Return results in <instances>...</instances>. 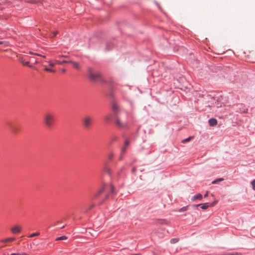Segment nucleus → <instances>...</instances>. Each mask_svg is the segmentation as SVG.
I'll return each mask as SVG.
<instances>
[{
    "mask_svg": "<svg viewBox=\"0 0 255 255\" xmlns=\"http://www.w3.org/2000/svg\"><path fill=\"white\" fill-rule=\"evenodd\" d=\"M111 108L112 111L111 114L114 116L116 125L118 127L119 129L123 131L124 129L126 128L127 124L122 123L118 117V115L121 112V109L115 102H112Z\"/></svg>",
    "mask_w": 255,
    "mask_h": 255,
    "instance_id": "nucleus-1",
    "label": "nucleus"
},
{
    "mask_svg": "<svg viewBox=\"0 0 255 255\" xmlns=\"http://www.w3.org/2000/svg\"><path fill=\"white\" fill-rule=\"evenodd\" d=\"M88 78L93 82H95L97 80L102 83L106 82L100 72H97L94 73L93 70L91 67H89L88 69Z\"/></svg>",
    "mask_w": 255,
    "mask_h": 255,
    "instance_id": "nucleus-2",
    "label": "nucleus"
},
{
    "mask_svg": "<svg viewBox=\"0 0 255 255\" xmlns=\"http://www.w3.org/2000/svg\"><path fill=\"white\" fill-rule=\"evenodd\" d=\"M43 122L47 128H51L54 123V116L50 113H46L43 116Z\"/></svg>",
    "mask_w": 255,
    "mask_h": 255,
    "instance_id": "nucleus-3",
    "label": "nucleus"
},
{
    "mask_svg": "<svg viewBox=\"0 0 255 255\" xmlns=\"http://www.w3.org/2000/svg\"><path fill=\"white\" fill-rule=\"evenodd\" d=\"M93 122V118L90 116L84 117L82 120V125L86 129L90 128L92 126Z\"/></svg>",
    "mask_w": 255,
    "mask_h": 255,
    "instance_id": "nucleus-4",
    "label": "nucleus"
},
{
    "mask_svg": "<svg viewBox=\"0 0 255 255\" xmlns=\"http://www.w3.org/2000/svg\"><path fill=\"white\" fill-rule=\"evenodd\" d=\"M5 124L13 133L15 134L18 132V128L14 126L12 121H7Z\"/></svg>",
    "mask_w": 255,
    "mask_h": 255,
    "instance_id": "nucleus-5",
    "label": "nucleus"
},
{
    "mask_svg": "<svg viewBox=\"0 0 255 255\" xmlns=\"http://www.w3.org/2000/svg\"><path fill=\"white\" fill-rule=\"evenodd\" d=\"M128 147V139L125 138V141H124V145L122 148L121 150L120 155L119 156V160H123L124 155L126 152L127 149Z\"/></svg>",
    "mask_w": 255,
    "mask_h": 255,
    "instance_id": "nucleus-6",
    "label": "nucleus"
},
{
    "mask_svg": "<svg viewBox=\"0 0 255 255\" xmlns=\"http://www.w3.org/2000/svg\"><path fill=\"white\" fill-rule=\"evenodd\" d=\"M115 190V187L113 184H111L110 185V189L109 192L105 196V197L101 199L99 202V204H102L109 197L110 194H112L114 193Z\"/></svg>",
    "mask_w": 255,
    "mask_h": 255,
    "instance_id": "nucleus-7",
    "label": "nucleus"
},
{
    "mask_svg": "<svg viewBox=\"0 0 255 255\" xmlns=\"http://www.w3.org/2000/svg\"><path fill=\"white\" fill-rule=\"evenodd\" d=\"M105 190V185L103 184L98 191L93 195V199H98L101 195L104 192Z\"/></svg>",
    "mask_w": 255,
    "mask_h": 255,
    "instance_id": "nucleus-8",
    "label": "nucleus"
},
{
    "mask_svg": "<svg viewBox=\"0 0 255 255\" xmlns=\"http://www.w3.org/2000/svg\"><path fill=\"white\" fill-rule=\"evenodd\" d=\"M113 119H115L114 116L112 114H110L104 117V121L106 123H110Z\"/></svg>",
    "mask_w": 255,
    "mask_h": 255,
    "instance_id": "nucleus-9",
    "label": "nucleus"
},
{
    "mask_svg": "<svg viewBox=\"0 0 255 255\" xmlns=\"http://www.w3.org/2000/svg\"><path fill=\"white\" fill-rule=\"evenodd\" d=\"M114 44L112 41H109L106 43L105 47L106 51H109L113 48Z\"/></svg>",
    "mask_w": 255,
    "mask_h": 255,
    "instance_id": "nucleus-10",
    "label": "nucleus"
},
{
    "mask_svg": "<svg viewBox=\"0 0 255 255\" xmlns=\"http://www.w3.org/2000/svg\"><path fill=\"white\" fill-rule=\"evenodd\" d=\"M199 206H200L201 208L203 210H206V209H207L209 207V203H204V204H198V205H192V207H194V208H196V207H199Z\"/></svg>",
    "mask_w": 255,
    "mask_h": 255,
    "instance_id": "nucleus-11",
    "label": "nucleus"
},
{
    "mask_svg": "<svg viewBox=\"0 0 255 255\" xmlns=\"http://www.w3.org/2000/svg\"><path fill=\"white\" fill-rule=\"evenodd\" d=\"M11 231L13 234L19 233L21 231V229L19 227L16 226L11 229Z\"/></svg>",
    "mask_w": 255,
    "mask_h": 255,
    "instance_id": "nucleus-12",
    "label": "nucleus"
},
{
    "mask_svg": "<svg viewBox=\"0 0 255 255\" xmlns=\"http://www.w3.org/2000/svg\"><path fill=\"white\" fill-rule=\"evenodd\" d=\"M209 123L210 126H215L217 124V121L216 119L212 118L209 120Z\"/></svg>",
    "mask_w": 255,
    "mask_h": 255,
    "instance_id": "nucleus-13",
    "label": "nucleus"
},
{
    "mask_svg": "<svg viewBox=\"0 0 255 255\" xmlns=\"http://www.w3.org/2000/svg\"><path fill=\"white\" fill-rule=\"evenodd\" d=\"M202 198H203V197H202V194H201L199 193V194H197V195H195V196L193 197V198L192 199V200L193 201H195V200H197V199H198V200H201L202 199Z\"/></svg>",
    "mask_w": 255,
    "mask_h": 255,
    "instance_id": "nucleus-14",
    "label": "nucleus"
},
{
    "mask_svg": "<svg viewBox=\"0 0 255 255\" xmlns=\"http://www.w3.org/2000/svg\"><path fill=\"white\" fill-rule=\"evenodd\" d=\"M14 240H15V239L14 238H6V239L2 240L1 241V242L3 243H7V242H12V241H14Z\"/></svg>",
    "mask_w": 255,
    "mask_h": 255,
    "instance_id": "nucleus-15",
    "label": "nucleus"
},
{
    "mask_svg": "<svg viewBox=\"0 0 255 255\" xmlns=\"http://www.w3.org/2000/svg\"><path fill=\"white\" fill-rule=\"evenodd\" d=\"M105 172L107 173L110 176H111L112 175L111 170L107 166H106L105 167Z\"/></svg>",
    "mask_w": 255,
    "mask_h": 255,
    "instance_id": "nucleus-16",
    "label": "nucleus"
},
{
    "mask_svg": "<svg viewBox=\"0 0 255 255\" xmlns=\"http://www.w3.org/2000/svg\"><path fill=\"white\" fill-rule=\"evenodd\" d=\"M69 63L73 64V67L74 68L78 69L80 68V66H79L78 63L73 61H69Z\"/></svg>",
    "mask_w": 255,
    "mask_h": 255,
    "instance_id": "nucleus-17",
    "label": "nucleus"
},
{
    "mask_svg": "<svg viewBox=\"0 0 255 255\" xmlns=\"http://www.w3.org/2000/svg\"><path fill=\"white\" fill-rule=\"evenodd\" d=\"M67 239V237L66 236H63L61 237H58L56 239V241L64 240Z\"/></svg>",
    "mask_w": 255,
    "mask_h": 255,
    "instance_id": "nucleus-18",
    "label": "nucleus"
},
{
    "mask_svg": "<svg viewBox=\"0 0 255 255\" xmlns=\"http://www.w3.org/2000/svg\"><path fill=\"white\" fill-rule=\"evenodd\" d=\"M224 180V179L223 178H218L215 180H214L213 181H212V184H217L220 181H222Z\"/></svg>",
    "mask_w": 255,
    "mask_h": 255,
    "instance_id": "nucleus-19",
    "label": "nucleus"
},
{
    "mask_svg": "<svg viewBox=\"0 0 255 255\" xmlns=\"http://www.w3.org/2000/svg\"><path fill=\"white\" fill-rule=\"evenodd\" d=\"M44 70L46 71H47V72H52V73L55 72V70L51 69V68H48V67H45Z\"/></svg>",
    "mask_w": 255,
    "mask_h": 255,
    "instance_id": "nucleus-20",
    "label": "nucleus"
},
{
    "mask_svg": "<svg viewBox=\"0 0 255 255\" xmlns=\"http://www.w3.org/2000/svg\"><path fill=\"white\" fill-rule=\"evenodd\" d=\"M193 138V136H190V137H188V138H186L185 139L182 140V142L184 143H185L186 142L189 141Z\"/></svg>",
    "mask_w": 255,
    "mask_h": 255,
    "instance_id": "nucleus-21",
    "label": "nucleus"
},
{
    "mask_svg": "<svg viewBox=\"0 0 255 255\" xmlns=\"http://www.w3.org/2000/svg\"><path fill=\"white\" fill-rule=\"evenodd\" d=\"M39 234H40V233L39 232H35V233H32V234H30L28 236V237L29 238H33L34 237H35V236L39 235Z\"/></svg>",
    "mask_w": 255,
    "mask_h": 255,
    "instance_id": "nucleus-22",
    "label": "nucleus"
},
{
    "mask_svg": "<svg viewBox=\"0 0 255 255\" xmlns=\"http://www.w3.org/2000/svg\"><path fill=\"white\" fill-rule=\"evenodd\" d=\"M21 63H22V64L24 66H27L30 68H32L33 67L31 65H29V62L28 61H26V62H23V61H21Z\"/></svg>",
    "mask_w": 255,
    "mask_h": 255,
    "instance_id": "nucleus-23",
    "label": "nucleus"
},
{
    "mask_svg": "<svg viewBox=\"0 0 255 255\" xmlns=\"http://www.w3.org/2000/svg\"><path fill=\"white\" fill-rule=\"evenodd\" d=\"M187 209H188V206H185V207H183L181 208H180L178 211L180 212H184V211H186L187 210Z\"/></svg>",
    "mask_w": 255,
    "mask_h": 255,
    "instance_id": "nucleus-24",
    "label": "nucleus"
},
{
    "mask_svg": "<svg viewBox=\"0 0 255 255\" xmlns=\"http://www.w3.org/2000/svg\"><path fill=\"white\" fill-rule=\"evenodd\" d=\"M179 241V239H177V238H174V239H172L170 240V243L171 244H175L176 243H177Z\"/></svg>",
    "mask_w": 255,
    "mask_h": 255,
    "instance_id": "nucleus-25",
    "label": "nucleus"
},
{
    "mask_svg": "<svg viewBox=\"0 0 255 255\" xmlns=\"http://www.w3.org/2000/svg\"><path fill=\"white\" fill-rule=\"evenodd\" d=\"M251 185L252 186L253 189L255 191V179L253 180L251 182Z\"/></svg>",
    "mask_w": 255,
    "mask_h": 255,
    "instance_id": "nucleus-26",
    "label": "nucleus"
},
{
    "mask_svg": "<svg viewBox=\"0 0 255 255\" xmlns=\"http://www.w3.org/2000/svg\"><path fill=\"white\" fill-rule=\"evenodd\" d=\"M108 96L111 97L112 98L114 97V94L112 90H110V91L109 92V93L108 94Z\"/></svg>",
    "mask_w": 255,
    "mask_h": 255,
    "instance_id": "nucleus-27",
    "label": "nucleus"
},
{
    "mask_svg": "<svg viewBox=\"0 0 255 255\" xmlns=\"http://www.w3.org/2000/svg\"><path fill=\"white\" fill-rule=\"evenodd\" d=\"M114 156V154L113 153H111L109 155V159L112 160Z\"/></svg>",
    "mask_w": 255,
    "mask_h": 255,
    "instance_id": "nucleus-28",
    "label": "nucleus"
},
{
    "mask_svg": "<svg viewBox=\"0 0 255 255\" xmlns=\"http://www.w3.org/2000/svg\"><path fill=\"white\" fill-rule=\"evenodd\" d=\"M27 255V254L26 253H22V254H19V253H12L11 254V255Z\"/></svg>",
    "mask_w": 255,
    "mask_h": 255,
    "instance_id": "nucleus-29",
    "label": "nucleus"
},
{
    "mask_svg": "<svg viewBox=\"0 0 255 255\" xmlns=\"http://www.w3.org/2000/svg\"><path fill=\"white\" fill-rule=\"evenodd\" d=\"M55 65V61L54 62H53V61H49V65L50 66L54 67Z\"/></svg>",
    "mask_w": 255,
    "mask_h": 255,
    "instance_id": "nucleus-30",
    "label": "nucleus"
},
{
    "mask_svg": "<svg viewBox=\"0 0 255 255\" xmlns=\"http://www.w3.org/2000/svg\"><path fill=\"white\" fill-rule=\"evenodd\" d=\"M57 34V31H53V32L51 33V37H55V36L56 35V34Z\"/></svg>",
    "mask_w": 255,
    "mask_h": 255,
    "instance_id": "nucleus-31",
    "label": "nucleus"
},
{
    "mask_svg": "<svg viewBox=\"0 0 255 255\" xmlns=\"http://www.w3.org/2000/svg\"><path fill=\"white\" fill-rule=\"evenodd\" d=\"M95 207V204H92L90 207L89 208L87 209V212H88V211L90 210L91 209H92L93 208H94Z\"/></svg>",
    "mask_w": 255,
    "mask_h": 255,
    "instance_id": "nucleus-32",
    "label": "nucleus"
},
{
    "mask_svg": "<svg viewBox=\"0 0 255 255\" xmlns=\"http://www.w3.org/2000/svg\"><path fill=\"white\" fill-rule=\"evenodd\" d=\"M55 64H61V61H58V60H55Z\"/></svg>",
    "mask_w": 255,
    "mask_h": 255,
    "instance_id": "nucleus-33",
    "label": "nucleus"
},
{
    "mask_svg": "<svg viewBox=\"0 0 255 255\" xmlns=\"http://www.w3.org/2000/svg\"><path fill=\"white\" fill-rule=\"evenodd\" d=\"M34 54H35V55H38V56H41V57H44V58L45 57V55H41V54H38V53H35Z\"/></svg>",
    "mask_w": 255,
    "mask_h": 255,
    "instance_id": "nucleus-34",
    "label": "nucleus"
},
{
    "mask_svg": "<svg viewBox=\"0 0 255 255\" xmlns=\"http://www.w3.org/2000/svg\"><path fill=\"white\" fill-rule=\"evenodd\" d=\"M62 63H69V61H67L66 60H63V61H61V64H62Z\"/></svg>",
    "mask_w": 255,
    "mask_h": 255,
    "instance_id": "nucleus-35",
    "label": "nucleus"
},
{
    "mask_svg": "<svg viewBox=\"0 0 255 255\" xmlns=\"http://www.w3.org/2000/svg\"><path fill=\"white\" fill-rule=\"evenodd\" d=\"M124 169H125V167H123L121 168V170L120 171V172H119V173H118L119 175L121 174V172L123 171V170Z\"/></svg>",
    "mask_w": 255,
    "mask_h": 255,
    "instance_id": "nucleus-36",
    "label": "nucleus"
},
{
    "mask_svg": "<svg viewBox=\"0 0 255 255\" xmlns=\"http://www.w3.org/2000/svg\"><path fill=\"white\" fill-rule=\"evenodd\" d=\"M37 2L38 1L35 0H32L30 1V2L32 3H37Z\"/></svg>",
    "mask_w": 255,
    "mask_h": 255,
    "instance_id": "nucleus-37",
    "label": "nucleus"
},
{
    "mask_svg": "<svg viewBox=\"0 0 255 255\" xmlns=\"http://www.w3.org/2000/svg\"><path fill=\"white\" fill-rule=\"evenodd\" d=\"M216 202H213V203H211V204H210V206H214V205H215V204H216Z\"/></svg>",
    "mask_w": 255,
    "mask_h": 255,
    "instance_id": "nucleus-38",
    "label": "nucleus"
},
{
    "mask_svg": "<svg viewBox=\"0 0 255 255\" xmlns=\"http://www.w3.org/2000/svg\"><path fill=\"white\" fill-rule=\"evenodd\" d=\"M208 196V192H207L206 194L204 195V197H206Z\"/></svg>",
    "mask_w": 255,
    "mask_h": 255,
    "instance_id": "nucleus-39",
    "label": "nucleus"
},
{
    "mask_svg": "<svg viewBox=\"0 0 255 255\" xmlns=\"http://www.w3.org/2000/svg\"><path fill=\"white\" fill-rule=\"evenodd\" d=\"M123 136L124 138H126V133H123Z\"/></svg>",
    "mask_w": 255,
    "mask_h": 255,
    "instance_id": "nucleus-40",
    "label": "nucleus"
},
{
    "mask_svg": "<svg viewBox=\"0 0 255 255\" xmlns=\"http://www.w3.org/2000/svg\"><path fill=\"white\" fill-rule=\"evenodd\" d=\"M117 137H114L113 138V140H114V141H115V140H117Z\"/></svg>",
    "mask_w": 255,
    "mask_h": 255,
    "instance_id": "nucleus-41",
    "label": "nucleus"
},
{
    "mask_svg": "<svg viewBox=\"0 0 255 255\" xmlns=\"http://www.w3.org/2000/svg\"><path fill=\"white\" fill-rule=\"evenodd\" d=\"M65 71H66V70H65V69H63L62 70V72L63 73H64Z\"/></svg>",
    "mask_w": 255,
    "mask_h": 255,
    "instance_id": "nucleus-42",
    "label": "nucleus"
},
{
    "mask_svg": "<svg viewBox=\"0 0 255 255\" xmlns=\"http://www.w3.org/2000/svg\"><path fill=\"white\" fill-rule=\"evenodd\" d=\"M3 255H9L8 253H4L3 254Z\"/></svg>",
    "mask_w": 255,
    "mask_h": 255,
    "instance_id": "nucleus-43",
    "label": "nucleus"
},
{
    "mask_svg": "<svg viewBox=\"0 0 255 255\" xmlns=\"http://www.w3.org/2000/svg\"><path fill=\"white\" fill-rule=\"evenodd\" d=\"M3 43V41H0V45L2 44Z\"/></svg>",
    "mask_w": 255,
    "mask_h": 255,
    "instance_id": "nucleus-44",
    "label": "nucleus"
},
{
    "mask_svg": "<svg viewBox=\"0 0 255 255\" xmlns=\"http://www.w3.org/2000/svg\"><path fill=\"white\" fill-rule=\"evenodd\" d=\"M65 227V225L62 226L60 229H63Z\"/></svg>",
    "mask_w": 255,
    "mask_h": 255,
    "instance_id": "nucleus-45",
    "label": "nucleus"
}]
</instances>
